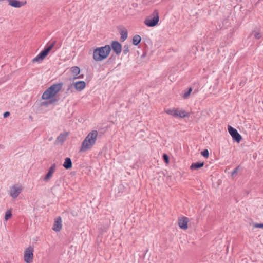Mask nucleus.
Returning <instances> with one entry per match:
<instances>
[{
  "label": "nucleus",
  "mask_w": 263,
  "mask_h": 263,
  "mask_svg": "<svg viewBox=\"0 0 263 263\" xmlns=\"http://www.w3.org/2000/svg\"><path fill=\"white\" fill-rule=\"evenodd\" d=\"M98 135L96 130L90 132L82 142L80 152H84L91 149L96 142Z\"/></svg>",
  "instance_id": "f257e3e1"
},
{
  "label": "nucleus",
  "mask_w": 263,
  "mask_h": 263,
  "mask_svg": "<svg viewBox=\"0 0 263 263\" xmlns=\"http://www.w3.org/2000/svg\"><path fill=\"white\" fill-rule=\"evenodd\" d=\"M111 47L108 45L98 47L93 50V58L96 61H102L108 56Z\"/></svg>",
  "instance_id": "f03ea898"
},
{
  "label": "nucleus",
  "mask_w": 263,
  "mask_h": 263,
  "mask_svg": "<svg viewBox=\"0 0 263 263\" xmlns=\"http://www.w3.org/2000/svg\"><path fill=\"white\" fill-rule=\"evenodd\" d=\"M63 83L54 84L47 89L42 94V98L48 100L55 96L62 88Z\"/></svg>",
  "instance_id": "7ed1b4c3"
},
{
  "label": "nucleus",
  "mask_w": 263,
  "mask_h": 263,
  "mask_svg": "<svg viewBox=\"0 0 263 263\" xmlns=\"http://www.w3.org/2000/svg\"><path fill=\"white\" fill-rule=\"evenodd\" d=\"M56 41L52 42L49 45L46 47L35 58L33 59V62L41 63L43 60L48 55V53L54 46Z\"/></svg>",
  "instance_id": "20e7f679"
},
{
  "label": "nucleus",
  "mask_w": 263,
  "mask_h": 263,
  "mask_svg": "<svg viewBox=\"0 0 263 263\" xmlns=\"http://www.w3.org/2000/svg\"><path fill=\"white\" fill-rule=\"evenodd\" d=\"M34 251L33 247H28L24 251V259L26 263H31L33 261Z\"/></svg>",
  "instance_id": "39448f33"
},
{
  "label": "nucleus",
  "mask_w": 263,
  "mask_h": 263,
  "mask_svg": "<svg viewBox=\"0 0 263 263\" xmlns=\"http://www.w3.org/2000/svg\"><path fill=\"white\" fill-rule=\"evenodd\" d=\"M159 21V12L155 10L153 13L149 16V27H154L158 25Z\"/></svg>",
  "instance_id": "423d86ee"
},
{
  "label": "nucleus",
  "mask_w": 263,
  "mask_h": 263,
  "mask_svg": "<svg viewBox=\"0 0 263 263\" xmlns=\"http://www.w3.org/2000/svg\"><path fill=\"white\" fill-rule=\"evenodd\" d=\"M72 87H73L77 91H81L86 87V83L83 81H80L71 83L68 85L66 91L68 92Z\"/></svg>",
  "instance_id": "0eeeda50"
},
{
  "label": "nucleus",
  "mask_w": 263,
  "mask_h": 263,
  "mask_svg": "<svg viewBox=\"0 0 263 263\" xmlns=\"http://www.w3.org/2000/svg\"><path fill=\"white\" fill-rule=\"evenodd\" d=\"M228 129L233 140H235L237 142L239 143L242 137L237 130L231 126H228Z\"/></svg>",
  "instance_id": "6e6552de"
},
{
  "label": "nucleus",
  "mask_w": 263,
  "mask_h": 263,
  "mask_svg": "<svg viewBox=\"0 0 263 263\" xmlns=\"http://www.w3.org/2000/svg\"><path fill=\"white\" fill-rule=\"evenodd\" d=\"M9 5L14 8H20L27 3L26 1H19L17 0H7Z\"/></svg>",
  "instance_id": "1a4fd4ad"
},
{
  "label": "nucleus",
  "mask_w": 263,
  "mask_h": 263,
  "mask_svg": "<svg viewBox=\"0 0 263 263\" xmlns=\"http://www.w3.org/2000/svg\"><path fill=\"white\" fill-rule=\"evenodd\" d=\"M111 46V48L116 54L119 55L121 53L122 51V45L119 42L112 41Z\"/></svg>",
  "instance_id": "9d476101"
},
{
  "label": "nucleus",
  "mask_w": 263,
  "mask_h": 263,
  "mask_svg": "<svg viewBox=\"0 0 263 263\" xmlns=\"http://www.w3.org/2000/svg\"><path fill=\"white\" fill-rule=\"evenodd\" d=\"M189 218L186 217H183L178 220V225L179 227L183 230H186L188 228L187 223Z\"/></svg>",
  "instance_id": "9b49d317"
},
{
  "label": "nucleus",
  "mask_w": 263,
  "mask_h": 263,
  "mask_svg": "<svg viewBox=\"0 0 263 263\" xmlns=\"http://www.w3.org/2000/svg\"><path fill=\"white\" fill-rule=\"evenodd\" d=\"M55 168L56 164L55 163L52 164V165L50 167L47 173L46 174L44 178V181L47 182L50 179L51 177H52V175L53 174L54 172L55 171Z\"/></svg>",
  "instance_id": "f8f14e48"
},
{
  "label": "nucleus",
  "mask_w": 263,
  "mask_h": 263,
  "mask_svg": "<svg viewBox=\"0 0 263 263\" xmlns=\"http://www.w3.org/2000/svg\"><path fill=\"white\" fill-rule=\"evenodd\" d=\"M21 190H22L21 187L13 186L10 189V195L13 198H16L20 194Z\"/></svg>",
  "instance_id": "ddd939ff"
},
{
  "label": "nucleus",
  "mask_w": 263,
  "mask_h": 263,
  "mask_svg": "<svg viewBox=\"0 0 263 263\" xmlns=\"http://www.w3.org/2000/svg\"><path fill=\"white\" fill-rule=\"evenodd\" d=\"M52 229L55 232H59L62 229V219L61 217H57L54 222Z\"/></svg>",
  "instance_id": "4468645a"
},
{
  "label": "nucleus",
  "mask_w": 263,
  "mask_h": 263,
  "mask_svg": "<svg viewBox=\"0 0 263 263\" xmlns=\"http://www.w3.org/2000/svg\"><path fill=\"white\" fill-rule=\"evenodd\" d=\"M72 161L70 158L67 157L65 158L63 165L65 169L68 170L72 167Z\"/></svg>",
  "instance_id": "2eb2a0df"
},
{
  "label": "nucleus",
  "mask_w": 263,
  "mask_h": 263,
  "mask_svg": "<svg viewBox=\"0 0 263 263\" xmlns=\"http://www.w3.org/2000/svg\"><path fill=\"white\" fill-rule=\"evenodd\" d=\"M204 165V162H197L193 163L190 166V169L192 170H196L202 167Z\"/></svg>",
  "instance_id": "dca6fc26"
},
{
  "label": "nucleus",
  "mask_w": 263,
  "mask_h": 263,
  "mask_svg": "<svg viewBox=\"0 0 263 263\" xmlns=\"http://www.w3.org/2000/svg\"><path fill=\"white\" fill-rule=\"evenodd\" d=\"M120 33L121 35L120 41L121 42H124L128 37L127 30L126 29H123L120 31Z\"/></svg>",
  "instance_id": "f3484780"
},
{
  "label": "nucleus",
  "mask_w": 263,
  "mask_h": 263,
  "mask_svg": "<svg viewBox=\"0 0 263 263\" xmlns=\"http://www.w3.org/2000/svg\"><path fill=\"white\" fill-rule=\"evenodd\" d=\"M165 112L172 116L177 117L178 109H168L165 110Z\"/></svg>",
  "instance_id": "a211bd4d"
},
{
  "label": "nucleus",
  "mask_w": 263,
  "mask_h": 263,
  "mask_svg": "<svg viewBox=\"0 0 263 263\" xmlns=\"http://www.w3.org/2000/svg\"><path fill=\"white\" fill-rule=\"evenodd\" d=\"M70 71L74 76V77H76L80 73V69L78 66H73L70 68Z\"/></svg>",
  "instance_id": "6ab92c4d"
},
{
  "label": "nucleus",
  "mask_w": 263,
  "mask_h": 263,
  "mask_svg": "<svg viewBox=\"0 0 263 263\" xmlns=\"http://www.w3.org/2000/svg\"><path fill=\"white\" fill-rule=\"evenodd\" d=\"M67 133H63L61 134L57 138V141L63 143L66 139V137L67 136Z\"/></svg>",
  "instance_id": "aec40b11"
},
{
  "label": "nucleus",
  "mask_w": 263,
  "mask_h": 263,
  "mask_svg": "<svg viewBox=\"0 0 263 263\" xmlns=\"http://www.w3.org/2000/svg\"><path fill=\"white\" fill-rule=\"evenodd\" d=\"M141 40V37L139 35H135L133 39V44L134 45H138Z\"/></svg>",
  "instance_id": "412c9836"
},
{
  "label": "nucleus",
  "mask_w": 263,
  "mask_h": 263,
  "mask_svg": "<svg viewBox=\"0 0 263 263\" xmlns=\"http://www.w3.org/2000/svg\"><path fill=\"white\" fill-rule=\"evenodd\" d=\"M187 116L188 114L184 110H179L178 109L177 117L184 118Z\"/></svg>",
  "instance_id": "4be33fe9"
},
{
  "label": "nucleus",
  "mask_w": 263,
  "mask_h": 263,
  "mask_svg": "<svg viewBox=\"0 0 263 263\" xmlns=\"http://www.w3.org/2000/svg\"><path fill=\"white\" fill-rule=\"evenodd\" d=\"M12 211L11 210H8L6 212L5 219V220H8L9 218H10L12 216Z\"/></svg>",
  "instance_id": "5701e85b"
},
{
  "label": "nucleus",
  "mask_w": 263,
  "mask_h": 263,
  "mask_svg": "<svg viewBox=\"0 0 263 263\" xmlns=\"http://www.w3.org/2000/svg\"><path fill=\"white\" fill-rule=\"evenodd\" d=\"M58 101V99L51 97L48 102H46V103H44V104L45 105H48L49 104H52V103H54V102H57Z\"/></svg>",
  "instance_id": "b1692460"
},
{
  "label": "nucleus",
  "mask_w": 263,
  "mask_h": 263,
  "mask_svg": "<svg viewBox=\"0 0 263 263\" xmlns=\"http://www.w3.org/2000/svg\"><path fill=\"white\" fill-rule=\"evenodd\" d=\"M192 91V88H190L187 91L184 92V93L183 94V97L184 99L187 98L189 97Z\"/></svg>",
  "instance_id": "393cba45"
},
{
  "label": "nucleus",
  "mask_w": 263,
  "mask_h": 263,
  "mask_svg": "<svg viewBox=\"0 0 263 263\" xmlns=\"http://www.w3.org/2000/svg\"><path fill=\"white\" fill-rule=\"evenodd\" d=\"M254 36L256 39H259L261 37V33L259 32L254 31L252 32Z\"/></svg>",
  "instance_id": "a878e982"
},
{
  "label": "nucleus",
  "mask_w": 263,
  "mask_h": 263,
  "mask_svg": "<svg viewBox=\"0 0 263 263\" xmlns=\"http://www.w3.org/2000/svg\"><path fill=\"white\" fill-rule=\"evenodd\" d=\"M129 51V47L128 45H124V47H123V54H127Z\"/></svg>",
  "instance_id": "bb28decb"
},
{
  "label": "nucleus",
  "mask_w": 263,
  "mask_h": 263,
  "mask_svg": "<svg viewBox=\"0 0 263 263\" xmlns=\"http://www.w3.org/2000/svg\"><path fill=\"white\" fill-rule=\"evenodd\" d=\"M201 155L205 157V158H208L209 157V151L208 149H204L202 152H201Z\"/></svg>",
  "instance_id": "cd10ccee"
},
{
  "label": "nucleus",
  "mask_w": 263,
  "mask_h": 263,
  "mask_svg": "<svg viewBox=\"0 0 263 263\" xmlns=\"http://www.w3.org/2000/svg\"><path fill=\"white\" fill-rule=\"evenodd\" d=\"M239 169V166H237L236 167L234 170L231 173V175L232 176H234L235 175V174H236L238 171Z\"/></svg>",
  "instance_id": "c85d7f7f"
},
{
  "label": "nucleus",
  "mask_w": 263,
  "mask_h": 263,
  "mask_svg": "<svg viewBox=\"0 0 263 263\" xmlns=\"http://www.w3.org/2000/svg\"><path fill=\"white\" fill-rule=\"evenodd\" d=\"M253 226L256 228H263V223H255Z\"/></svg>",
  "instance_id": "c756f323"
},
{
  "label": "nucleus",
  "mask_w": 263,
  "mask_h": 263,
  "mask_svg": "<svg viewBox=\"0 0 263 263\" xmlns=\"http://www.w3.org/2000/svg\"><path fill=\"white\" fill-rule=\"evenodd\" d=\"M163 159L165 161V162L166 163H168V160H169V158H168V156L166 154H164L163 155Z\"/></svg>",
  "instance_id": "7c9ffc66"
},
{
  "label": "nucleus",
  "mask_w": 263,
  "mask_h": 263,
  "mask_svg": "<svg viewBox=\"0 0 263 263\" xmlns=\"http://www.w3.org/2000/svg\"><path fill=\"white\" fill-rule=\"evenodd\" d=\"M83 77H84V76H83V74L79 75V76H77H77H76V77H74L72 79V80H75V79H82V78H83Z\"/></svg>",
  "instance_id": "2f4dec72"
},
{
  "label": "nucleus",
  "mask_w": 263,
  "mask_h": 263,
  "mask_svg": "<svg viewBox=\"0 0 263 263\" xmlns=\"http://www.w3.org/2000/svg\"><path fill=\"white\" fill-rule=\"evenodd\" d=\"M10 114L9 111H6L4 113L3 116L4 118H7L8 116H9Z\"/></svg>",
  "instance_id": "473e14b6"
},
{
  "label": "nucleus",
  "mask_w": 263,
  "mask_h": 263,
  "mask_svg": "<svg viewBox=\"0 0 263 263\" xmlns=\"http://www.w3.org/2000/svg\"><path fill=\"white\" fill-rule=\"evenodd\" d=\"M144 24L148 26V17L146 18L144 21Z\"/></svg>",
  "instance_id": "72a5a7b5"
},
{
  "label": "nucleus",
  "mask_w": 263,
  "mask_h": 263,
  "mask_svg": "<svg viewBox=\"0 0 263 263\" xmlns=\"http://www.w3.org/2000/svg\"><path fill=\"white\" fill-rule=\"evenodd\" d=\"M2 0H0V1H2Z\"/></svg>",
  "instance_id": "f704fd0d"
}]
</instances>
